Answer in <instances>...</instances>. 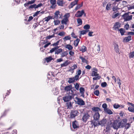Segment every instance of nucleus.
I'll return each mask as SVG.
<instances>
[{
  "instance_id": "obj_44",
  "label": "nucleus",
  "mask_w": 134,
  "mask_h": 134,
  "mask_svg": "<svg viewBox=\"0 0 134 134\" xmlns=\"http://www.w3.org/2000/svg\"><path fill=\"white\" fill-rule=\"evenodd\" d=\"M134 57V52H131L129 54V57L130 58H133Z\"/></svg>"
},
{
  "instance_id": "obj_34",
  "label": "nucleus",
  "mask_w": 134,
  "mask_h": 134,
  "mask_svg": "<svg viewBox=\"0 0 134 134\" xmlns=\"http://www.w3.org/2000/svg\"><path fill=\"white\" fill-rule=\"evenodd\" d=\"M71 39V37L70 36H65L63 38L64 41H66L67 40H70Z\"/></svg>"
},
{
  "instance_id": "obj_15",
  "label": "nucleus",
  "mask_w": 134,
  "mask_h": 134,
  "mask_svg": "<svg viewBox=\"0 0 134 134\" xmlns=\"http://www.w3.org/2000/svg\"><path fill=\"white\" fill-rule=\"evenodd\" d=\"M120 27V24L119 22H117L115 24L113 28L115 30H118L119 28Z\"/></svg>"
},
{
  "instance_id": "obj_53",
  "label": "nucleus",
  "mask_w": 134,
  "mask_h": 134,
  "mask_svg": "<svg viewBox=\"0 0 134 134\" xmlns=\"http://www.w3.org/2000/svg\"><path fill=\"white\" fill-rule=\"evenodd\" d=\"M65 32L64 31H62L59 33L58 34V35L60 36H64L65 34Z\"/></svg>"
},
{
  "instance_id": "obj_49",
  "label": "nucleus",
  "mask_w": 134,
  "mask_h": 134,
  "mask_svg": "<svg viewBox=\"0 0 134 134\" xmlns=\"http://www.w3.org/2000/svg\"><path fill=\"white\" fill-rule=\"evenodd\" d=\"M90 26L89 25L86 24L85 25L84 27L83 28L85 29V30H88L90 28Z\"/></svg>"
},
{
  "instance_id": "obj_36",
  "label": "nucleus",
  "mask_w": 134,
  "mask_h": 134,
  "mask_svg": "<svg viewBox=\"0 0 134 134\" xmlns=\"http://www.w3.org/2000/svg\"><path fill=\"white\" fill-rule=\"evenodd\" d=\"M63 49H59L55 51V54H58L61 52H62Z\"/></svg>"
},
{
  "instance_id": "obj_13",
  "label": "nucleus",
  "mask_w": 134,
  "mask_h": 134,
  "mask_svg": "<svg viewBox=\"0 0 134 134\" xmlns=\"http://www.w3.org/2000/svg\"><path fill=\"white\" fill-rule=\"evenodd\" d=\"M72 126L74 129H76L79 127L78 122L76 120H75L72 122Z\"/></svg>"
},
{
  "instance_id": "obj_27",
  "label": "nucleus",
  "mask_w": 134,
  "mask_h": 134,
  "mask_svg": "<svg viewBox=\"0 0 134 134\" xmlns=\"http://www.w3.org/2000/svg\"><path fill=\"white\" fill-rule=\"evenodd\" d=\"M81 73V71L80 70H79L77 71L76 75L75 76H76L78 79H79V76L80 75Z\"/></svg>"
},
{
  "instance_id": "obj_64",
  "label": "nucleus",
  "mask_w": 134,
  "mask_h": 134,
  "mask_svg": "<svg viewBox=\"0 0 134 134\" xmlns=\"http://www.w3.org/2000/svg\"><path fill=\"white\" fill-rule=\"evenodd\" d=\"M129 25L128 24H126L125 25L124 27L126 30H127L129 29Z\"/></svg>"
},
{
  "instance_id": "obj_39",
  "label": "nucleus",
  "mask_w": 134,
  "mask_h": 134,
  "mask_svg": "<svg viewBox=\"0 0 134 134\" xmlns=\"http://www.w3.org/2000/svg\"><path fill=\"white\" fill-rule=\"evenodd\" d=\"M77 65L75 64H74L72 66L70 69V71H73L76 68H77Z\"/></svg>"
},
{
  "instance_id": "obj_4",
  "label": "nucleus",
  "mask_w": 134,
  "mask_h": 134,
  "mask_svg": "<svg viewBox=\"0 0 134 134\" xmlns=\"http://www.w3.org/2000/svg\"><path fill=\"white\" fill-rule=\"evenodd\" d=\"M72 88V86L71 85L65 86L64 88V90L67 93L74 94L73 91L71 90Z\"/></svg>"
},
{
  "instance_id": "obj_46",
  "label": "nucleus",
  "mask_w": 134,
  "mask_h": 134,
  "mask_svg": "<svg viewBox=\"0 0 134 134\" xmlns=\"http://www.w3.org/2000/svg\"><path fill=\"white\" fill-rule=\"evenodd\" d=\"M102 107L104 109V111H105L108 108H107V105L106 103H104L103 104Z\"/></svg>"
},
{
  "instance_id": "obj_35",
  "label": "nucleus",
  "mask_w": 134,
  "mask_h": 134,
  "mask_svg": "<svg viewBox=\"0 0 134 134\" xmlns=\"http://www.w3.org/2000/svg\"><path fill=\"white\" fill-rule=\"evenodd\" d=\"M68 54V53L67 51H64L61 54V57H62L66 56Z\"/></svg>"
},
{
  "instance_id": "obj_5",
  "label": "nucleus",
  "mask_w": 134,
  "mask_h": 134,
  "mask_svg": "<svg viewBox=\"0 0 134 134\" xmlns=\"http://www.w3.org/2000/svg\"><path fill=\"white\" fill-rule=\"evenodd\" d=\"M79 79H78L76 76L72 77L69 78L68 81L69 83H74L79 80Z\"/></svg>"
},
{
  "instance_id": "obj_12",
  "label": "nucleus",
  "mask_w": 134,
  "mask_h": 134,
  "mask_svg": "<svg viewBox=\"0 0 134 134\" xmlns=\"http://www.w3.org/2000/svg\"><path fill=\"white\" fill-rule=\"evenodd\" d=\"M79 1V0H75V1L71 2L69 6L70 8H72L74 6L77 5Z\"/></svg>"
},
{
  "instance_id": "obj_29",
  "label": "nucleus",
  "mask_w": 134,
  "mask_h": 134,
  "mask_svg": "<svg viewBox=\"0 0 134 134\" xmlns=\"http://www.w3.org/2000/svg\"><path fill=\"white\" fill-rule=\"evenodd\" d=\"M120 32L121 35L122 36L124 35L125 33V30L123 28H121L119 30Z\"/></svg>"
},
{
  "instance_id": "obj_63",
  "label": "nucleus",
  "mask_w": 134,
  "mask_h": 134,
  "mask_svg": "<svg viewBox=\"0 0 134 134\" xmlns=\"http://www.w3.org/2000/svg\"><path fill=\"white\" fill-rule=\"evenodd\" d=\"M100 78V77L99 76H97V77H94L93 78V79L94 80H97L99 79Z\"/></svg>"
},
{
  "instance_id": "obj_38",
  "label": "nucleus",
  "mask_w": 134,
  "mask_h": 134,
  "mask_svg": "<svg viewBox=\"0 0 134 134\" xmlns=\"http://www.w3.org/2000/svg\"><path fill=\"white\" fill-rule=\"evenodd\" d=\"M77 23L79 24V25H80L82 24V21L81 19L80 18H78L77 19Z\"/></svg>"
},
{
  "instance_id": "obj_56",
  "label": "nucleus",
  "mask_w": 134,
  "mask_h": 134,
  "mask_svg": "<svg viewBox=\"0 0 134 134\" xmlns=\"http://www.w3.org/2000/svg\"><path fill=\"white\" fill-rule=\"evenodd\" d=\"M94 94L97 96H98L99 94V91L98 90H96L94 92Z\"/></svg>"
},
{
  "instance_id": "obj_42",
  "label": "nucleus",
  "mask_w": 134,
  "mask_h": 134,
  "mask_svg": "<svg viewBox=\"0 0 134 134\" xmlns=\"http://www.w3.org/2000/svg\"><path fill=\"white\" fill-rule=\"evenodd\" d=\"M70 16V15L69 13H68L65 14L64 15V18L68 20V18Z\"/></svg>"
},
{
  "instance_id": "obj_33",
  "label": "nucleus",
  "mask_w": 134,
  "mask_h": 134,
  "mask_svg": "<svg viewBox=\"0 0 134 134\" xmlns=\"http://www.w3.org/2000/svg\"><path fill=\"white\" fill-rule=\"evenodd\" d=\"M65 48L69 50H72L73 48V47L72 46L69 44L66 45V46Z\"/></svg>"
},
{
  "instance_id": "obj_20",
  "label": "nucleus",
  "mask_w": 134,
  "mask_h": 134,
  "mask_svg": "<svg viewBox=\"0 0 134 134\" xmlns=\"http://www.w3.org/2000/svg\"><path fill=\"white\" fill-rule=\"evenodd\" d=\"M70 64V62L68 60H66L64 63L60 64L61 67H63L67 66Z\"/></svg>"
},
{
  "instance_id": "obj_3",
  "label": "nucleus",
  "mask_w": 134,
  "mask_h": 134,
  "mask_svg": "<svg viewBox=\"0 0 134 134\" xmlns=\"http://www.w3.org/2000/svg\"><path fill=\"white\" fill-rule=\"evenodd\" d=\"M74 96V94L70 93L68 94V95L65 96L63 97V100L65 102H67L69 101L72 99L73 97Z\"/></svg>"
},
{
  "instance_id": "obj_24",
  "label": "nucleus",
  "mask_w": 134,
  "mask_h": 134,
  "mask_svg": "<svg viewBox=\"0 0 134 134\" xmlns=\"http://www.w3.org/2000/svg\"><path fill=\"white\" fill-rule=\"evenodd\" d=\"M68 21L69 20L63 18L61 21V23L62 24L66 25Z\"/></svg>"
},
{
  "instance_id": "obj_2",
  "label": "nucleus",
  "mask_w": 134,
  "mask_h": 134,
  "mask_svg": "<svg viewBox=\"0 0 134 134\" xmlns=\"http://www.w3.org/2000/svg\"><path fill=\"white\" fill-rule=\"evenodd\" d=\"M79 111L76 110H71L70 113V117L69 118L70 119H72L74 118L76 116H77L79 114Z\"/></svg>"
},
{
  "instance_id": "obj_50",
  "label": "nucleus",
  "mask_w": 134,
  "mask_h": 134,
  "mask_svg": "<svg viewBox=\"0 0 134 134\" xmlns=\"http://www.w3.org/2000/svg\"><path fill=\"white\" fill-rule=\"evenodd\" d=\"M75 86V88L77 90H78L79 88V84L76 83L75 84H74Z\"/></svg>"
},
{
  "instance_id": "obj_54",
  "label": "nucleus",
  "mask_w": 134,
  "mask_h": 134,
  "mask_svg": "<svg viewBox=\"0 0 134 134\" xmlns=\"http://www.w3.org/2000/svg\"><path fill=\"white\" fill-rule=\"evenodd\" d=\"M114 107L115 109H117L120 106V105L118 104H115L114 105Z\"/></svg>"
},
{
  "instance_id": "obj_21",
  "label": "nucleus",
  "mask_w": 134,
  "mask_h": 134,
  "mask_svg": "<svg viewBox=\"0 0 134 134\" xmlns=\"http://www.w3.org/2000/svg\"><path fill=\"white\" fill-rule=\"evenodd\" d=\"M114 46L115 51L117 53H119V49L118 44H114Z\"/></svg>"
},
{
  "instance_id": "obj_26",
  "label": "nucleus",
  "mask_w": 134,
  "mask_h": 134,
  "mask_svg": "<svg viewBox=\"0 0 134 134\" xmlns=\"http://www.w3.org/2000/svg\"><path fill=\"white\" fill-rule=\"evenodd\" d=\"M53 19V17L51 16H48L47 17H45L44 19L45 21L48 22L50 20Z\"/></svg>"
},
{
  "instance_id": "obj_47",
  "label": "nucleus",
  "mask_w": 134,
  "mask_h": 134,
  "mask_svg": "<svg viewBox=\"0 0 134 134\" xmlns=\"http://www.w3.org/2000/svg\"><path fill=\"white\" fill-rule=\"evenodd\" d=\"M52 58L51 57H47L46 58V60L47 62H48L51 61L52 59Z\"/></svg>"
},
{
  "instance_id": "obj_10",
  "label": "nucleus",
  "mask_w": 134,
  "mask_h": 134,
  "mask_svg": "<svg viewBox=\"0 0 134 134\" xmlns=\"http://www.w3.org/2000/svg\"><path fill=\"white\" fill-rule=\"evenodd\" d=\"M76 99L77 100V103L78 104L81 105H83L85 104V102L82 99L77 97H76Z\"/></svg>"
},
{
  "instance_id": "obj_23",
  "label": "nucleus",
  "mask_w": 134,
  "mask_h": 134,
  "mask_svg": "<svg viewBox=\"0 0 134 134\" xmlns=\"http://www.w3.org/2000/svg\"><path fill=\"white\" fill-rule=\"evenodd\" d=\"M57 3L58 5L63 6V0H58Z\"/></svg>"
},
{
  "instance_id": "obj_6",
  "label": "nucleus",
  "mask_w": 134,
  "mask_h": 134,
  "mask_svg": "<svg viewBox=\"0 0 134 134\" xmlns=\"http://www.w3.org/2000/svg\"><path fill=\"white\" fill-rule=\"evenodd\" d=\"M112 126L114 129L118 130L120 127L119 122L117 121H114L112 125Z\"/></svg>"
},
{
  "instance_id": "obj_45",
  "label": "nucleus",
  "mask_w": 134,
  "mask_h": 134,
  "mask_svg": "<svg viewBox=\"0 0 134 134\" xmlns=\"http://www.w3.org/2000/svg\"><path fill=\"white\" fill-rule=\"evenodd\" d=\"M117 81L119 85V87L120 88V85L121 84V81L120 79L118 77L117 79Z\"/></svg>"
},
{
  "instance_id": "obj_41",
  "label": "nucleus",
  "mask_w": 134,
  "mask_h": 134,
  "mask_svg": "<svg viewBox=\"0 0 134 134\" xmlns=\"http://www.w3.org/2000/svg\"><path fill=\"white\" fill-rule=\"evenodd\" d=\"M54 25H58L60 23V21L59 20H57V19L56 20H54L53 22Z\"/></svg>"
},
{
  "instance_id": "obj_8",
  "label": "nucleus",
  "mask_w": 134,
  "mask_h": 134,
  "mask_svg": "<svg viewBox=\"0 0 134 134\" xmlns=\"http://www.w3.org/2000/svg\"><path fill=\"white\" fill-rule=\"evenodd\" d=\"M127 121V120L126 119H122L121 121L119 122L120 127L121 126L122 128L124 127V126L126 123Z\"/></svg>"
},
{
  "instance_id": "obj_28",
  "label": "nucleus",
  "mask_w": 134,
  "mask_h": 134,
  "mask_svg": "<svg viewBox=\"0 0 134 134\" xmlns=\"http://www.w3.org/2000/svg\"><path fill=\"white\" fill-rule=\"evenodd\" d=\"M104 111L105 112L109 115H111L113 114V112L110 109H109L108 108H107Z\"/></svg>"
},
{
  "instance_id": "obj_30",
  "label": "nucleus",
  "mask_w": 134,
  "mask_h": 134,
  "mask_svg": "<svg viewBox=\"0 0 134 134\" xmlns=\"http://www.w3.org/2000/svg\"><path fill=\"white\" fill-rule=\"evenodd\" d=\"M129 12L125 13L123 15H122V17L124 20V21L129 15Z\"/></svg>"
},
{
  "instance_id": "obj_57",
  "label": "nucleus",
  "mask_w": 134,
  "mask_h": 134,
  "mask_svg": "<svg viewBox=\"0 0 134 134\" xmlns=\"http://www.w3.org/2000/svg\"><path fill=\"white\" fill-rule=\"evenodd\" d=\"M107 85V83L105 82H104L102 83L101 84V86L103 87H105Z\"/></svg>"
},
{
  "instance_id": "obj_9",
  "label": "nucleus",
  "mask_w": 134,
  "mask_h": 134,
  "mask_svg": "<svg viewBox=\"0 0 134 134\" xmlns=\"http://www.w3.org/2000/svg\"><path fill=\"white\" fill-rule=\"evenodd\" d=\"M90 117V115L87 113H85L82 118V120L83 122H86Z\"/></svg>"
},
{
  "instance_id": "obj_58",
  "label": "nucleus",
  "mask_w": 134,
  "mask_h": 134,
  "mask_svg": "<svg viewBox=\"0 0 134 134\" xmlns=\"http://www.w3.org/2000/svg\"><path fill=\"white\" fill-rule=\"evenodd\" d=\"M88 31L87 30H82L81 31V35H83L86 34Z\"/></svg>"
},
{
  "instance_id": "obj_32",
  "label": "nucleus",
  "mask_w": 134,
  "mask_h": 134,
  "mask_svg": "<svg viewBox=\"0 0 134 134\" xmlns=\"http://www.w3.org/2000/svg\"><path fill=\"white\" fill-rule=\"evenodd\" d=\"M80 40L79 39L77 38L76 40L74 41V44L75 47H77L78 46Z\"/></svg>"
},
{
  "instance_id": "obj_62",
  "label": "nucleus",
  "mask_w": 134,
  "mask_h": 134,
  "mask_svg": "<svg viewBox=\"0 0 134 134\" xmlns=\"http://www.w3.org/2000/svg\"><path fill=\"white\" fill-rule=\"evenodd\" d=\"M107 124V126L106 128V131H108L110 129V125L109 124Z\"/></svg>"
},
{
  "instance_id": "obj_52",
  "label": "nucleus",
  "mask_w": 134,
  "mask_h": 134,
  "mask_svg": "<svg viewBox=\"0 0 134 134\" xmlns=\"http://www.w3.org/2000/svg\"><path fill=\"white\" fill-rule=\"evenodd\" d=\"M111 4H110L108 3L106 5V9L107 10H109L110 8L111 7Z\"/></svg>"
},
{
  "instance_id": "obj_19",
  "label": "nucleus",
  "mask_w": 134,
  "mask_h": 134,
  "mask_svg": "<svg viewBox=\"0 0 134 134\" xmlns=\"http://www.w3.org/2000/svg\"><path fill=\"white\" fill-rule=\"evenodd\" d=\"M92 110L93 111L96 112H98L99 111H101V109L98 107H94L92 108Z\"/></svg>"
},
{
  "instance_id": "obj_11",
  "label": "nucleus",
  "mask_w": 134,
  "mask_h": 134,
  "mask_svg": "<svg viewBox=\"0 0 134 134\" xmlns=\"http://www.w3.org/2000/svg\"><path fill=\"white\" fill-rule=\"evenodd\" d=\"M84 13V11L83 10L81 11H78L75 15V16L76 17H81Z\"/></svg>"
},
{
  "instance_id": "obj_40",
  "label": "nucleus",
  "mask_w": 134,
  "mask_h": 134,
  "mask_svg": "<svg viewBox=\"0 0 134 134\" xmlns=\"http://www.w3.org/2000/svg\"><path fill=\"white\" fill-rule=\"evenodd\" d=\"M66 105L68 108H71L72 107V104L71 102H68L66 103Z\"/></svg>"
},
{
  "instance_id": "obj_60",
  "label": "nucleus",
  "mask_w": 134,
  "mask_h": 134,
  "mask_svg": "<svg viewBox=\"0 0 134 134\" xmlns=\"http://www.w3.org/2000/svg\"><path fill=\"white\" fill-rule=\"evenodd\" d=\"M55 36L54 34H53L52 35H49L47 37V39H50L52 37H54Z\"/></svg>"
},
{
  "instance_id": "obj_37",
  "label": "nucleus",
  "mask_w": 134,
  "mask_h": 134,
  "mask_svg": "<svg viewBox=\"0 0 134 134\" xmlns=\"http://www.w3.org/2000/svg\"><path fill=\"white\" fill-rule=\"evenodd\" d=\"M132 15H131L130 16H129V15L127 16V17L126 18V19L124 21H128L130 20H131L132 19Z\"/></svg>"
},
{
  "instance_id": "obj_51",
  "label": "nucleus",
  "mask_w": 134,
  "mask_h": 134,
  "mask_svg": "<svg viewBox=\"0 0 134 134\" xmlns=\"http://www.w3.org/2000/svg\"><path fill=\"white\" fill-rule=\"evenodd\" d=\"M128 110L130 112L134 113V108L131 107H129Z\"/></svg>"
},
{
  "instance_id": "obj_31",
  "label": "nucleus",
  "mask_w": 134,
  "mask_h": 134,
  "mask_svg": "<svg viewBox=\"0 0 134 134\" xmlns=\"http://www.w3.org/2000/svg\"><path fill=\"white\" fill-rule=\"evenodd\" d=\"M130 126L131 124L130 123H126L124 126V127H125V129L126 130L129 128L130 127Z\"/></svg>"
},
{
  "instance_id": "obj_16",
  "label": "nucleus",
  "mask_w": 134,
  "mask_h": 134,
  "mask_svg": "<svg viewBox=\"0 0 134 134\" xmlns=\"http://www.w3.org/2000/svg\"><path fill=\"white\" fill-rule=\"evenodd\" d=\"M60 12L58 11H57L54 13V15L53 19H57L59 18V15H60Z\"/></svg>"
},
{
  "instance_id": "obj_18",
  "label": "nucleus",
  "mask_w": 134,
  "mask_h": 134,
  "mask_svg": "<svg viewBox=\"0 0 134 134\" xmlns=\"http://www.w3.org/2000/svg\"><path fill=\"white\" fill-rule=\"evenodd\" d=\"M131 40V36H129L126 37L123 39V42H129Z\"/></svg>"
},
{
  "instance_id": "obj_22",
  "label": "nucleus",
  "mask_w": 134,
  "mask_h": 134,
  "mask_svg": "<svg viewBox=\"0 0 134 134\" xmlns=\"http://www.w3.org/2000/svg\"><path fill=\"white\" fill-rule=\"evenodd\" d=\"M79 58L82 60V61L83 63H86L87 64H88V61L85 58L82 57H80Z\"/></svg>"
},
{
  "instance_id": "obj_7",
  "label": "nucleus",
  "mask_w": 134,
  "mask_h": 134,
  "mask_svg": "<svg viewBox=\"0 0 134 134\" xmlns=\"http://www.w3.org/2000/svg\"><path fill=\"white\" fill-rule=\"evenodd\" d=\"M100 115L98 112H96L93 115L94 119L95 120L94 122H98L99 120Z\"/></svg>"
},
{
  "instance_id": "obj_25",
  "label": "nucleus",
  "mask_w": 134,
  "mask_h": 134,
  "mask_svg": "<svg viewBox=\"0 0 134 134\" xmlns=\"http://www.w3.org/2000/svg\"><path fill=\"white\" fill-rule=\"evenodd\" d=\"M86 47L84 46H82L79 49L80 51H81L82 52H85L86 50Z\"/></svg>"
},
{
  "instance_id": "obj_59",
  "label": "nucleus",
  "mask_w": 134,
  "mask_h": 134,
  "mask_svg": "<svg viewBox=\"0 0 134 134\" xmlns=\"http://www.w3.org/2000/svg\"><path fill=\"white\" fill-rule=\"evenodd\" d=\"M59 42L60 40H59L57 42L54 43L53 44H52V45L53 46H57L59 44Z\"/></svg>"
},
{
  "instance_id": "obj_43",
  "label": "nucleus",
  "mask_w": 134,
  "mask_h": 134,
  "mask_svg": "<svg viewBox=\"0 0 134 134\" xmlns=\"http://www.w3.org/2000/svg\"><path fill=\"white\" fill-rule=\"evenodd\" d=\"M121 13H117L114 15H113L112 16V18H115L118 16L119 15H120Z\"/></svg>"
},
{
  "instance_id": "obj_1",
  "label": "nucleus",
  "mask_w": 134,
  "mask_h": 134,
  "mask_svg": "<svg viewBox=\"0 0 134 134\" xmlns=\"http://www.w3.org/2000/svg\"><path fill=\"white\" fill-rule=\"evenodd\" d=\"M108 124L107 120L105 119H103L98 122H93V125L94 126H97L100 125L102 126H105L107 124Z\"/></svg>"
},
{
  "instance_id": "obj_48",
  "label": "nucleus",
  "mask_w": 134,
  "mask_h": 134,
  "mask_svg": "<svg viewBox=\"0 0 134 134\" xmlns=\"http://www.w3.org/2000/svg\"><path fill=\"white\" fill-rule=\"evenodd\" d=\"M98 74H97V72L94 71H93L92 73V76H98Z\"/></svg>"
},
{
  "instance_id": "obj_14",
  "label": "nucleus",
  "mask_w": 134,
  "mask_h": 134,
  "mask_svg": "<svg viewBox=\"0 0 134 134\" xmlns=\"http://www.w3.org/2000/svg\"><path fill=\"white\" fill-rule=\"evenodd\" d=\"M56 0H50V2L52 5L51 7V8L52 9L54 8L56 6Z\"/></svg>"
},
{
  "instance_id": "obj_55",
  "label": "nucleus",
  "mask_w": 134,
  "mask_h": 134,
  "mask_svg": "<svg viewBox=\"0 0 134 134\" xmlns=\"http://www.w3.org/2000/svg\"><path fill=\"white\" fill-rule=\"evenodd\" d=\"M43 5V4L41 3H40L38 4L37 5H36V4L35 5V9L39 7H40Z\"/></svg>"
},
{
  "instance_id": "obj_17",
  "label": "nucleus",
  "mask_w": 134,
  "mask_h": 134,
  "mask_svg": "<svg viewBox=\"0 0 134 134\" xmlns=\"http://www.w3.org/2000/svg\"><path fill=\"white\" fill-rule=\"evenodd\" d=\"M80 93L81 94V96L84 97H85L84 92L85 90L84 88L81 87L79 89Z\"/></svg>"
},
{
  "instance_id": "obj_61",
  "label": "nucleus",
  "mask_w": 134,
  "mask_h": 134,
  "mask_svg": "<svg viewBox=\"0 0 134 134\" xmlns=\"http://www.w3.org/2000/svg\"><path fill=\"white\" fill-rule=\"evenodd\" d=\"M35 0H33L30 1H29L28 2L29 4H30L34 3L35 2Z\"/></svg>"
}]
</instances>
